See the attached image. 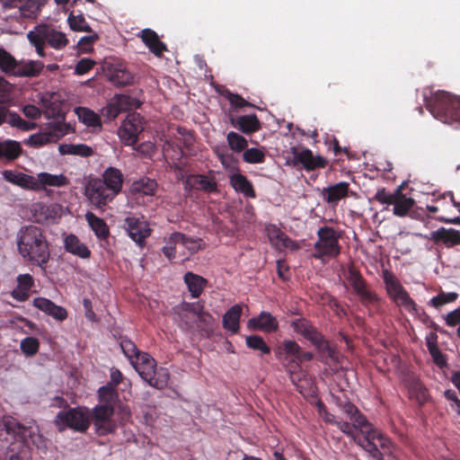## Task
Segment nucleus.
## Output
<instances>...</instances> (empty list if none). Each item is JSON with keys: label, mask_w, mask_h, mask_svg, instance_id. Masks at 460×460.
<instances>
[{"label": "nucleus", "mask_w": 460, "mask_h": 460, "mask_svg": "<svg viewBox=\"0 0 460 460\" xmlns=\"http://www.w3.org/2000/svg\"><path fill=\"white\" fill-rule=\"evenodd\" d=\"M45 439L32 428L9 418L0 424V460H29L30 444L40 448Z\"/></svg>", "instance_id": "f257e3e1"}, {"label": "nucleus", "mask_w": 460, "mask_h": 460, "mask_svg": "<svg viewBox=\"0 0 460 460\" xmlns=\"http://www.w3.org/2000/svg\"><path fill=\"white\" fill-rule=\"evenodd\" d=\"M337 405L347 414L352 422H356V425L360 426L361 435H358L356 443L374 459L384 460V454L380 449H389L391 445L390 439L378 430L374 429L366 417L347 399H339Z\"/></svg>", "instance_id": "f03ea898"}, {"label": "nucleus", "mask_w": 460, "mask_h": 460, "mask_svg": "<svg viewBox=\"0 0 460 460\" xmlns=\"http://www.w3.org/2000/svg\"><path fill=\"white\" fill-rule=\"evenodd\" d=\"M17 248L26 261L45 270L50 251L45 233L40 227L33 225L22 226L17 234Z\"/></svg>", "instance_id": "7ed1b4c3"}, {"label": "nucleus", "mask_w": 460, "mask_h": 460, "mask_svg": "<svg viewBox=\"0 0 460 460\" xmlns=\"http://www.w3.org/2000/svg\"><path fill=\"white\" fill-rule=\"evenodd\" d=\"M424 100L427 110L437 119L446 124L460 122V97L438 91Z\"/></svg>", "instance_id": "20e7f679"}, {"label": "nucleus", "mask_w": 460, "mask_h": 460, "mask_svg": "<svg viewBox=\"0 0 460 460\" xmlns=\"http://www.w3.org/2000/svg\"><path fill=\"white\" fill-rule=\"evenodd\" d=\"M292 327L295 332L302 335L314 346L323 362L328 363L329 360L334 363L339 362V354L336 349L309 321L305 318L295 320Z\"/></svg>", "instance_id": "39448f33"}, {"label": "nucleus", "mask_w": 460, "mask_h": 460, "mask_svg": "<svg viewBox=\"0 0 460 460\" xmlns=\"http://www.w3.org/2000/svg\"><path fill=\"white\" fill-rule=\"evenodd\" d=\"M131 365L150 386L159 390L167 386L170 379L169 371L164 367L157 368L155 359L147 352L138 355Z\"/></svg>", "instance_id": "423d86ee"}, {"label": "nucleus", "mask_w": 460, "mask_h": 460, "mask_svg": "<svg viewBox=\"0 0 460 460\" xmlns=\"http://www.w3.org/2000/svg\"><path fill=\"white\" fill-rule=\"evenodd\" d=\"M54 424L59 432L66 429L85 432L91 424L90 410L87 407H75L60 411L55 417Z\"/></svg>", "instance_id": "0eeeda50"}, {"label": "nucleus", "mask_w": 460, "mask_h": 460, "mask_svg": "<svg viewBox=\"0 0 460 460\" xmlns=\"http://www.w3.org/2000/svg\"><path fill=\"white\" fill-rule=\"evenodd\" d=\"M318 240L314 243V257L318 260L336 258L340 255L341 246L339 243L341 234L332 226H322L317 231Z\"/></svg>", "instance_id": "6e6552de"}, {"label": "nucleus", "mask_w": 460, "mask_h": 460, "mask_svg": "<svg viewBox=\"0 0 460 460\" xmlns=\"http://www.w3.org/2000/svg\"><path fill=\"white\" fill-rule=\"evenodd\" d=\"M383 280L385 284V289L388 296L398 305L402 306L410 314H419V306L410 296L407 290L400 283L395 275L385 270L383 271Z\"/></svg>", "instance_id": "1a4fd4ad"}, {"label": "nucleus", "mask_w": 460, "mask_h": 460, "mask_svg": "<svg viewBox=\"0 0 460 460\" xmlns=\"http://www.w3.org/2000/svg\"><path fill=\"white\" fill-rule=\"evenodd\" d=\"M346 279L352 287L355 294L359 297L362 305L369 306L380 302V298L377 296L376 292L368 288L366 279L363 278L360 271L354 266H349L348 268Z\"/></svg>", "instance_id": "9d476101"}, {"label": "nucleus", "mask_w": 460, "mask_h": 460, "mask_svg": "<svg viewBox=\"0 0 460 460\" xmlns=\"http://www.w3.org/2000/svg\"><path fill=\"white\" fill-rule=\"evenodd\" d=\"M114 411V407L108 405H96L90 411L91 421L99 436L114 433L117 429V423L113 420Z\"/></svg>", "instance_id": "9b49d317"}, {"label": "nucleus", "mask_w": 460, "mask_h": 460, "mask_svg": "<svg viewBox=\"0 0 460 460\" xmlns=\"http://www.w3.org/2000/svg\"><path fill=\"white\" fill-rule=\"evenodd\" d=\"M85 196L96 208L104 209L117 196L101 182L100 178L91 179L85 186Z\"/></svg>", "instance_id": "f8f14e48"}, {"label": "nucleus", "mask_w": 460, "mask_h": 460, "mask_svg": "<svg viewBox=\"0 0 460 460\" xmlns=\"http://www.w3.org/2000/svg\"><path fill=\"white\" fill-rule=\"evenodd\" d=\"M144 130L143 118L133 112L128 114L119 128V137L126 145H134L138 140V135Z\"/></svg>", "instance_id": "ddd939ff"}, {"label": "nucleus", "mask_w": 460, "mask_h": 460, "mask_svg": "<svg viewBox=\"0 0 460 460\" xmlns=\"http://www.w3.org/2000/svg\"><path fill=\"white\" fill-rule=\"evenodd\" d=\"M137 105V100L127 94H115L106 106L102 109V115L111 120L116 119L121 112H126Z\"/></svg>", "instance_id": "4468645a"}, {"label": "nucleus", "mask_w": 460, "mask_h": 460, "mask_svg": "<svg viewBox=\"0 0 460 460\" xmlns=\"http://www.w3.org/2000/svg\"><path fill=\"white\" fill-rule=\"evenodd\" d=\"M66 134L60 123H50L45 131L31 135L27 144L32 147H40L49 143H56Z\"/></svg>", "instance_id": "2eb2a0df"}, {"label": "nucleus", "mask_w": 460, "mask_h": 460, "mask_svg": "<svg viewBox=\"0 0 460 460\" xmlns=\"http://www.w3.org/2000/svg\"><path fill=\"white\" fill-rule=\"evenodd\" d=\"M124 227L129 237L140 246L145 243V240L151 234L148 223L137 217H127L124 220Z\"/></svg>", "instance_id": "dca6fc26"}, {"label": "nucleus", "mask_w": 460, "mask_h": 460, "mask_svg": "<svg viewBox=\"0 0 460 460\" xmlns=\"http://www.w3.org/2000/svg\"><path fill=\"white\" fill-rule=\"evenodd\" d=\"M34 31L45 43H48L53 49H62L68 44V40L65 33L57 31L48 24H39L35 26Z\"/></svg>", "instance_id": "f3484780"}, {"label": "nucleus", "mask_w": 460, "mask_h": 460, "mask_svg": "<svg viewBox=\"0 0 460 460\" xmlns=\"http://www.w3.org/2000/svg\"><path fill=\"white\" fill-rule=\"evenodd\" d=\"M106 75L108 80L115 86H126L133 84L132 73L122 63L107 64Z\"/></svg>", "instance_id": "a211bd4d"}, {"label": "nucleus", "mask_w": 460, "mask_h": 460, "mask_svg": "<svg viewBox=\"0 0 460 460\" xmlns=\"http://www.w3.org/2000/svg\"><path fill=\"white\" fill-rule=\"evenodd\" d=\"M301 349L302 348L296 341L286 340L278 348L277 357L279 360H282L284 367L296 364L300 366Z\"/></svg>", "instance_id": "6ab92c4d"}, {"label": "nucleus", "mask_w": 460, "mask_h": 460, "mask_svg": "<svg viewBox=\"0 0 460 460\" xmlns=\"http://www.w3.org/2000/svg\"><path fill=\"white\" fill-rule=\"evenodd\" d=\"M293 154L295 163L301 164L304 169L307 172L324 168L328 164L324 157L321 155H314L312 150L308 148H305L300 152L295 150Z\"/></svg>", "instance_id": "aec40b11"}, {"label": "nucleus", "mask_w": 460, "mask_h": 460, "mask_svg": "<svg viewBox=\"0 0 460 460\" xmlns=\"http://www.w3.org/2000/svg\"><path fill=\"white\" fill-rule=\"evenodd\" d=\"M4 122L22 131L32 130L36 128L34 122L26 121L19 114L10 111L7 104L0 101V126Z\"/></svg>", "instance_id": "412c9836"}, {"label": "nucleus", "mask_w": 460, "mask_h": 460, "mask_svg": "<svg viewBox=\"0 0 460 460\" xmlns=\"http://www.w3.org/2000/svg\"><path fill=\"white\" fill-rule=\"evenodd\" d=\"M184 189L186 190H196L213 193L217 191V184L214 178L203 174H189L184 180Z\"/></svg>", "instance_id": "4be33fe9"}, {"label": "nucleus", "mask_w": 460, "mask_h": 460, "mask_svg": "<svg viewBox=\"0 0 460 460\" xmlns=\"http://www.w3.org/2000/svg\"><path fill=\"white\" fill-rule=\"evenodd\" d=\"M429 239L436 244L441 243L450 248L460 244V231L455 228L440 227L436 231H432Z\"/></svg>", "instance_id": "5701e85b"}, {"label": "nucleus", "mask_w": 460, "mask_h": 460, "mask_svg": "<svg viewBox=\"0 0 460 460\" xmlns=\"http://www.w3.org/2000/svg\"><path fill=\"white\" fill-rule=\"evenodd\" d=\"M17 285L11 291V296L17 302H25L30 297V293L34 288V279L29 274H20L16 278Z\"/></svg>", "instance_id": "b1692460"}, {"label": "nucleus", "mask_w": 460, "mask_h": 460, "mask_svg": "<svg viewBox=\"0 0 460 460\" xmlns=\"http://www.w3.org/2000/svg\"><path fill=\"white\" fill-rule=\"evenodd\" d=\"M248 327L254 331L274 332L279 329V322L271 314L262 311L258 316L248 321Z\"/></svg>", "instance_id": "393cba45"}, {"label": "nucleus", "mask_w": 460, "mask_h": 460, "mask_svg": "<svg viewBox=\"0 0 460 460\" xmlns=\"http://www.w3.org/2000/svg\"><path fill=\"white\" fill-rule=\"evenodd\" d=\"M100 179L104 187L116 196L121 192L124 177L121 171L118 168L112 166L108 167Z\"/></svg>", "instance_id": "a878e982"}, {"label": "nucleus", "mask_w": 460, "mask_h": 460, "mask_svg": "<svg viewBox=\"0 0 460 460\" xmlns=\"http://www.w3.org/2000/svg\"><path fill=\"white\" fill-rule=\"evenodd\" d=\"M349 184L346 181H341L334 185L323 189L322 196L323 200L332 205L336 206L340 200L349 196Z\"/></svg>", "instance_id": "bb28decb"}, {"label": "nucleus", "mask_w": 460, "mask_h": 460, "mask_svg": "<svg viewBox=\"0 0 460 460\" xmlns=\"http://www.w3.org/2000/svg\"><path fill=\"white\" fill-rule=\"evenodd\" d=\"M33 306L45 314L52 316L58 321H64L67 317L66 310L53 303L51 300L45 297H36L33 299Z\"/></svg>", "instance_id": "cd10ccee"}, {"label": "nucleus", "mask_w": 460, "mask_h": 460, "mask_svg": "<svg viewBox=\"0 0 460 460\" xmlns=\"http://www.w3.org/2000/svg\"><path fill=\"white\" fill-rule=\"evenodd\" d=\"M231 124L246 135H251L261 128V123L256 114L242 115L232 118Z\"/></svg>", "instance_id": "c85d7f7f"}, {"label": "nucleus", "mask_w": 460, "mask_h": 460, "mask_svg": "<svg viewBox=\"0 0 460 460\" xmlns=\"http://www.w3.org/2000/svg\"><path fill=\"white\" fill-rule=\"evenodd\" d=\"M3 177L6 181L23 189L38 190L36 178L31 175L11 170H5L3 172Z\"/></svg>", "instance_id": "c756f323"}, {"label": "nucleus", "mask_w": 460, "mask_h": 460, "mask_svg": "<svg viewBox=\"0 0 460 460\" xmlns=\"http://www.w3.org/2000/svg\"><path fill=\"white\" fill-rule=\"evenodd\" d=\"M64 248L66 252L81 259H89L92 255L91 250L74 234L65 236Z\"/></svg>", "instance_id": "7c9ffc66"}, {"label": "nucleus", "mask_w": 460, "mask_h": 460, "mask_svg": "<svg viewBox=\"0 0 460 460\" xmlns=\"http://www.w3.org/2000/svg\"><path fill=\"white\" fill-rule=\"evenodd\" d=\"M140 38L148 49L155 56H162L163 52L167 51L165 43L160 40L157 33L151 29H144L141 31Z\"/></svg>", "instance_id": "2f4dec72"}, {"label": "nucleus", "mask_w": 460, "mask_h": 460, "mask_svg": "<svg viewBox=\"0 0 460 460\" xmlns=\"http://www.w3.org/2000/svg\"><path fill=\"white\" fill-rule=\"evenodd\" d=\"M407 388L410 398L414 399L420 407L430 398L428 389L419 378L412 377L409 379Z\"/></svg>", "instance_id": "473e14b6"}, {"label": "nucleus", "mask_w": 460, "mask_h": 460, "mask_svg": "<svg viewBox=\"0 0 460 460\" xmlns=\"http://www.w3.org/2000/svg\"><path fill=\"white\" fill-rule=\"evenodd\" d=\"M229 182L235 191L243 194L246 198H256V192L254 190L252 182L248 180L245 175L242 173H234L230 176Z\"/></svg>", "instance_id": "72a5a7b5"}, {"label": "nucleus", "mask_w": 460, "mask_h": 460, "mask_svg": "<svg viewBox=\"0 0 460 460\" xmlns=\"http://www.w3.org/2000/svg\"><path fill=\"white\" fill-rule=\"evenodd\" d=\"M22 153V148L18 141L5 139L0 141V161L10 163L16 160Z\"/></svg>", "instance_id": "f704fd0d"}, {"label": "nucleus", "mask_w": 460, "mask_h": 460, "mask_svg": "<svg viewBox=\"0 0 460 460\" xmlns=\"http://www.w3.org/2000/svg\"><path fill=\"white\" fill-rule=\"evenodd\" d=\"M183 279L193 298L199 297L208 285V280L205 278L191 271L185 273Z\"/></svg>", "instance_id": "c9c22d12"}, {"label": "nucleus", "mask_w": 460, "mask_h": 460, "mask_svg": "<svg viewBox=\"0 0 460 460\" xmlns=\"http://www.w3.org/2000/svg\"><path fill=\"white\" fill-rule=\"evenodd\" d=\"M84 217L88 226L98 239L105 240L109 237L110 228L104 219L97 217L91 211H87Z\"/></svg>", "instance_id": "e433bc0d"}, {"label": "nucleus", "mask_w": 460, "mask_h": 460, "mask_svg": "<svg viewBox=\"0 0 460 460\" xmlns=\"http://www.w3.org/2000/svg\"><path fill=\"white\" fill-rule=\"evenodd\" d=\"M242 314V307L239 305H233L223 315V327L231 332L237 333L240 329V318Z\"/></svg>", "instance_id": "4c0bfd02"}, {"label": "nucleus", "mask_w": 460, "mask_h": 460, "mask_svg": "<svg viewBox=\"0 0 460 460\" xmlns=\"http://www.w3.org/2000/svg\"><path fill=\"white\" fill-rule=\"evenodd\" d=\"M36 183L38 185V190H40L46 186L64 187L69 183V181L63 174L56 175L49 172H40L38 174Z\"/></svg>", "instance_id": "58836bf2"}, {"label": "nucleus", "mask_w": 460, "mask_h": 460, "mask_svg": "<svg viewBox=\"0 0 460 460\" xmlns=\"http://www.w3.org/2000/svg\"><path fill=\"white\" fill-rule=\"evenodd\" d=\"M43 67V63L39 60H29L27 62L17 61V68H15L13 75L37 76L41 73Z\"/></svg>", "instance_id": "ea45409f"}, {"label": "nucleus", "mask_w": 460, "mask_h": 460, "mask_svg": "<svg viewBox=\"0 0 460 460\" xmlns=\"http://www.w3.org/2000/svg\"><path fill=\"white\" fill-rule=\"evenodd\" d=\"M156 190V181L148 177H143L137 181H135L130 187V191L134 195L143 194L146 196H154Z\"/></svg>", "instance_id": "a19ab883"}, {"label": "nucleus", "mask_w": 460, "mask_h": 460, "mask_svg": "<svg viewBox=\"0 0 460 460\" xmlns=\"http://www.w3.org/2000/svg\"><path fill=\"white\" fill-rule=\"evenodd\" d=\"M58 151L62 155H72L89 157L93 155V148L85 144H61L58 146Z\"/></svg>", "instance_id": "79ce46f5"}, {"label": "nucleus", "mask_w": 460, "mask_h": 460, "mask_svg": "<svg viewBox=\"0 0 460 460\" xmlns=\"http://www.w3.org/2000/svg\"><path fill=\"white\" fill-rule=\"evenodd\" d=\"M397 193L394 202H393V212L395 216L402 217L408 215L409 211L413 208L415 201L411 198L405 197L399 190Z\"/></svg>", "instance_id": "37998d69"}, {"label": "nucleus", "mask_w": 460, "mask_h": 460, "mask_svg": "<svg viewBox=\"0 0 460 460\" xmlns=\"http://www.w3.org/2000/svg\"><path fill=\"white\" fill-rule=\"evenodd\" d=\"M163 154L169 165L181 163L184 155L182 148L172 140H166L163 146Z\"/></svg>", "instance_id": "c03bdc74"}, {"label": "nucleus", "mask_w": 460, "mask_h": 460, "mask_svg": "<svg viewBox=\"0 0 460 460\" xmlns=\"http://www.w3.org/2000/svg\"><path fill=\"white\" fill-rule=\"evenodd\" d=\"M180 238H182L181 233L173 232L165 241V245L163 247L162 251L169 261L176 257V246L180 244Z\"/></svg>", "instance_id": "a18cd8bd"}, {"label": "nucleus", "mask_w": 460, "mask_h": 460, "mask_svg": "<svg viewBox=\"0 0 460 460\" xmlns=\"http://www.w3.org/2000/svg\"><path fill=\"white\" fill-rule=\"evenodd\" d=\"M99 404L98 405H108L114 407V404L118 399V394L114 387L111 385H104L100 387L98 390Z\"/></svg>", "instance_id": "49530a36"}, {"label": "nucleus", "mask_w": 460, "mask_h": 460, "mask_svg": "<svg viewBox=\"0 0 460 460\" xmlns=\"http://www.w3.org/2000/svg\"><path fill=\"white\" fill-rule=\"evenodd\" d=\"M18 9L20 16L30 19H35L40 10L37 0H22Z\"/></svg>", "instance_id": "de8ad7c7"}, {"label": "nucleus", "mask_w": 460, "mask_h": 460, "mask_svg": "<svg viewBox=\"0 0 460 460\" xmlns=\"http://www.w3.org/2000/svg\"><path fill=\"white\" fill-rule=\"evenodd\" d=\"M119 346L124 356L129 360L130 364L138 358V355L143 353V351L139 350L131 340L126 337L120 338Z\"/></svg>", "instance_id": "09e8293b"}, {"label": "nucleus", "mask_w": 460, "mask_h": 460, "mask_svg": "<svg viewBox=\"0 0 460 460\" xmlns=\"http://www.w3.org/2000/svg\"><path fill=\"white\" fill-rule=\"evenodd\" d=\"M67 22L72 31L92 32V29L83 13L74 14L71 13L68 15Z\"/></svg>", "instance_id": "8fccbe9b"}, {"label": "nucleus", "mask_w": 460, "mask_h": 460, "mask_svg": "<svg viewBox=\"0 0 460 460\" xmlns=\"http://www.w3.org/2000/svg\"><path fill=\"white\" fill-rule=\"evenodd\" d=\"M181 237L182 238H180V245H182L185 249H187L190 254L196 253L199 251L203 250L206 246L205 242L201 238L190 237L182 233Z\"/></svg>", "instance_id": "3c124183"}, {"label": "nucleus", "mask_w": 460, "mask_h": 460, "mask_svg": "<svg viewBox=\"0 0 460 460\" xmlns=\"http://www.w3.org/2000/svg\"><path fill=\"white\" fill-rule=\"evenodd\" d=\"M226 140L229 147L236 153L244 151L248 146L246 138L234 131H230L226 135Z\"/></svg>", "instance_id": "603ef678"}, {"label": "nucleus", "mask_w": 460, "mask_h": 460, "mask_svg": "<svg viewBox=\"0 0 460 460\" xmlns=\"http://www.w3.org/2000/svg\"><path fill=\"white\" fill-rule=\"evenodd\" d=\"M246 346L253 350H258L261 354H270V348L265 342L262 337L259 335H250L245 339Z\"/></svg>", "instance_id": "864d4df0"}, {"label": "nucleus", "mask_w": 460, "mask_h": 460, "mask_svg": "<svg viewBox=\"0 0 460 460\" xmlns=\"http://www.w3.org/2000/svg\"><path fill=\"white\" fill-rule=\"evenodd\" d=\"M17 68L15 58L4 49H0V69L6 74H14Z\"/></svg>", "instance_id": "5fc2aeb1"}, {"label": "nucleus", "mask_w": 460, "mask_h": 460, "mask_svg": "<svg viewBox=\"0 0 460 460\" xmlns=\"http://www.w3.org/2000/svg\"><path fill=\"white\" fill-rule=\"evenodd\" d=\"M196 326L207 336H209L214 332V318L207 312L201 313L198 318Z\"/></svg>", "instance_id": "6e6d98bb"}, {"label": "nucleus", "mask_w": 460, "mask_h": 460, "mask_svg": "<svg viewBox=\"0 0 460 460\" xmlns=\"http://www.w3.org/2000/svg\"><path fill=\"white\" fill-rule=\"evenodd\" d=\"M265 151L256 147H246L243 153V159L248 164H261L265 162Z\"/></svg>", "instance_id": "4d7b16f0"}, {"label": "nucleus", "mask_w": 460, "mask_h": 460, "mask_svg": "<svg viewBox=\"0 0 460 460\" xmlns=\"http://www.w3.org/2000/svg\"><path fill=\"white\" fill-rule=\"evenodd\" d=\"M457 298L458 294L456 292L445 293L444 291H440L438 296L429 301V305L438 309L444 305L455 302Z\"/></svg>", "instance_id": "13d9d810"}, {"label": "nucleus", "mask_w": 460, "mask_h": 460, "mask_svg": "<svg viewBox=\"0 0 460 460\" xmlns=\"http://www.w3.org/2000/svg\"><path fill=\"white\" fill-rule=\"evenodd\" d=\"M78 117L80 120L88 127L101 126L100 117L95 112L87 108H80Z\"/></svg>", "instance_id": "bf43d9fd"}, {"label": "nucleus", "mask_w": 460, "mask_h": 460, "mask_svg": "<svg viewBox=\"0 0 460 460\" xmlns=\"http://www.w3.org/2000/svg\"><path fill=\"white\" fill-rule=\"evenodd\" d=\"M40 348V342L35 337H26L21 341V349L28 357L34 356Z\"/></svg>", "instance_id": "052dcab7"}, {"label": "nucleus", "mask_w": 460, "mask_h": 460, "mask_svg": "<svg viewBox=\"0 0 460 460\" xmlns=\"http://www.w3.org/2000/svg\"><path fill=\"white\" fill-rule=\"evenodd\" d=\"M286 372L288 374L290 381L299 389V382L305 376V372L302 370V367L296 365L286 366Z\"/></svg>", "instance_id": "680f3d73"}, {"label": "nucleus", "mask_w": 460, "mask_h": 460, "mask_svg": "<svg viewBox=\"0 0 460 460\" xmlns=\"http://www.w3.org/2000/svg\"><path fill=\"white\" fill-rule=\"evenodd\" d=\"M179 318V326L184 331H191L195 328L197 318L192 316L191 314H187L186 312L179 311L178 313Z\"/></svg>", "instance_id": "e2e57ef3"}, {"label": "nucleus", "mask_w": 460, "mask_h": 460, "mask_svg": "<svg viewBox=\"0 0 460 460\" xmlns=\"http://www.w3.org/2000/svg\"><path fill=\"white\" fill-rule=\"evenodd\" d=\"M27 38L30 43L35 48L37 54L40 57L44 58L46 55L44 51L46 43L44 40L37 33H35L34 30L28 32Z\"/></svg>", "instance_id": "0e129e2a"}, {"label": "nucleus", "mask_w": 460, "mask_h": 460, "mask_svg": "<svg viewBox=\"0 0 460 460\" xmlns=\"http://www.w3.org/2000/svg\"><path fill=\"white\" fill-rule=\"evenodd\" d=\"M336 426L340 429L343 433L353 436L356 439L358 435H361L360 426L356 425V422L349 423L348 421H338Z\"/></svg>", "instance_id": "69168bd1"}, {"label": "nucleus", "mask_w": 460, "mask_h": 460, "mask_svg": "<svg viewBox=\"0 0 460 460\" xmlns=\"http://www.w3.org/2000/svg\"><path fill=\"white\" fill-rule=\"evenodd\" d=\"M204 303L201 301L196 303H183L180 307V310L182 312H186L187 314H191L192 316L198 318V316L203 313Z\"/></svg>", "instance_id": "338daca9"}, {"label": "nucleus", "mask_w": 460, "mask_h": 460, "mask_svg": "<svg viewBox=\"0 0 460 460\" xmlns=\"http://www.w3.org/2000/svg\"><path fill=\"white\" fill-rule=\"evenodd\" d=\"M99 40L97 33L89 36H84L78 41V49L82 52H89L93 49V43Z\"/></svg>", "instance_id": "774afa93"}]
</instances>
